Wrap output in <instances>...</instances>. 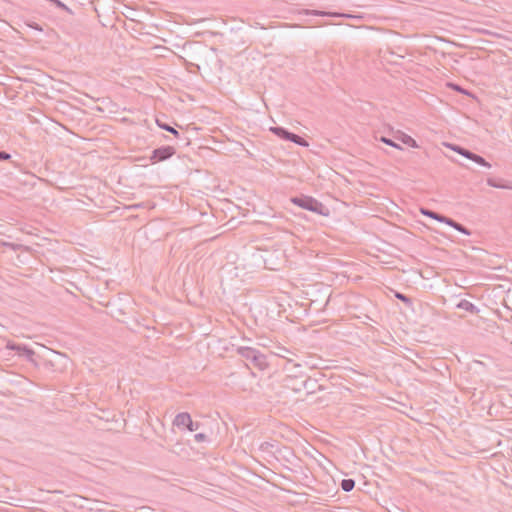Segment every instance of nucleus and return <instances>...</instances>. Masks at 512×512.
<instances>
[{
    "label": "nucleus",
    "mask_w": 512,
    "mask_h": 512,
    "mask_svg": "<svg viewBox=\"0 0 512 512\" xmlns=\"http://www.w3.org/2000/svg\"><path fill=\"white\" fill-rule=\"evenodd\" d=\"M301 368V365L300 364H295L293 363L292 361H289L285 367H284V370L287 372V374H292V375H301L302 372L299 371V369Z\"/></svg>",
    "instance_id": "f8f14e48"
},
{
    "label": "nucleus",
    "mask_w": 512,
    "mask_h": 512,
    "mask_svg": "<svg viewBox=\"0 0 512 512\" xmlns=\"http://www.w3.org/2000/svg\"><path fill=\"white\" fill-rule=\"evenodd\" d=\"M11 155L5 151H0V161L9 160Z\"/></svg>",
    "instance_id": "5701e85b"
},
{
    "label": "nucleus",
    "mask_w": 512,
    "mask_h": 512,
    "mask_svg": "<svg viewBox=\"0 0 512 512\" xmlns=\"http://www.w3.org/2000/svg\"><path fill=\"white\" fill-rule=\"evenodd\" d=\"M270 131L277 135L279 138L291 141L301 147H308L309 143L301 136L294 134L283 127H271Z\"/></svg>",
    "instance_id": "7ed1b4c3"
},
{
    "label": "nucleus",
    "mask_w": 512,
    "mask_h": 512,
    "mask_svg": "<svg viewBox=\"0 0 512 512\" xmlns=\"http://www.w3.org/2000/svg\"><path fill=\"white\" fill-rule=\"evenodd\" d=\"M194 437L197 442H201L206 439V435L204 433H198Z\"/></svg>",
    "instance_id": "a878e982"
},
{
    "label": "nucleus",
    "mask_w": 512,
    "mask_h": 512,
    "mask_svg": "<svg viewBox=\"0 0 512 512\" xmlns=\"http://www.w3.org/2000/svg\"><path fill=\"white\" fill-rule=\"evenodd\" d=\"M440 222L445 223L453 228H455V225L458 223L452 218L446 217L444 215H442Z\"/></svg>",
    "instance_id": "412c9836"
},
{
    "label": "nucleus",
    "mask_w": 512,
    "mask_h": 512,
    "mask_svg": "<svg viewBox=\"0 0 512 512\" xmlns=\"http://www.w3.org/2000/svg\"><path fill=\"white\" fill-rule=\"evenodd\" d=\"M340 485L343 491L350 492L355 487V481L353 479H343Z\"/></svg>",
    "instance_id": "2eb2a0df"
},
{
    "label": "nucleus",
    "mask_w": 512,
    "mask_h": 512,
    "mask_svg": "<svg viewBox=\"0 0 512 512\" xmlns=\"http://www.w3.org/2000/svg\"><path fill=\"white\" fill-rule=\"evenodd\" d=\"M454 229L465 234V235H468V236L471 235L470 230L468 228H466L464 225H462L461 223H457L455 225Z\"/></svg>",
    "instance_id": "4be33fe9"
},
{
    "label": "nucleus",
    "mask_w": 512,
    "mask_h": 512,
    "mask_svg": "<svg viewBox=\"0 0 512 512\" xmlns=\"http://www.w3.org/2000/svg\"><path fill=\"white\" fill-rule=\"evenodd\" d=\"M237 353L245 358L246 360L251 361V363L260 368L263 369L267 366L266 357L264 354H262L259 350L247 347V346H240L237 348Z\"/></svg>",
    "instance_id": "f03ea898"
},
{
    "label": "nucleus",
    "mask_w": 512,
    "mask_h": 512,
    "mask_svg": "<svg viewBox=\"0 0 512 512\" xmlns=\"http://www.w3.org/2000/svg\"><path fill=\"white\" fill-rule=\"evenodd\" d=\"M291 201L295 205L305 210L317 213L319 215H327V208L321 202L311 196L301 195L298 197H293Z\"/></svg>",
    "instance_id": "f257e3e1"
},
{
    "label": "nucleus",
    "mask_w": 512,
    "mask_h": 512,
    "mask_svg": "<svg viewBox=\"0 0 512 512\" xmlns=\"http://www.w3.org/2000/svg\"><path fill=\"white\" fill-rule=\"evenodd\" d=\"M472 161L486 168H491V164L478 154H474Z\"/></svg>",
    "instance_id": "a211bd4d"
},
{
    "label": "nucleus",
    "mask_w": 512,
    "mask_h": 512,
    "mask_svg": "<svg viewBox=\"0 0 512 512\" xmlns=\"http://www.w3.org/2000/svg\"><path fill=\"white\" fill-rule=\"evenodd\" d=\"M175 153H176V150L174 147L162 146V147L156 148L152 151L150 160L153 163L165 161V160L171 158Z\"/></svg>",
    "instance_id": "423d86ee"
},
{
    "label": "nucleus",
    "mask_w": 512,
    "mask_h": 512,
    "mask_svg": "<svg viewBox=\"0 0 512 512\" xmlns=\"http://www.w3.org/2000/svg\"><path fill=\"white\" fill-rule=\"evenodd\" d=\"M35 29H38L39 31H42V28H38L37 25H36Z\"/></svg>",
    "instance_id": "cd10ccee"
},
{
    "label": "nucleus",
    "mask_w": 512,
    "mask_h": 512,
    "mask_svg": "<svg viewBox=\"0 0 512 512\" xmlns=\"http://www.w3.org/2000/svg\"><path fill=\"white\" fill-rule=\"evenodd\" d=\"M301 377H305V376L303 374H301V375L287 374L284 379V386L286 388H288V384L299 385V381H300Z\"/></svg>",
    "instance_id": "ddd939ff"
},
{
    "label": "nucleus",
    "mask_w": 512,
    "mask_h": 512,
    "mask_svg": "<svg viewBox=\"0 0 512 512\" xmlns=\"http://www.w3.org/2000/svg\"><path fill=\"white\" fill-rule=\"evenodd\" d=\"M395 297H396L397 299L401 300L402 302H404V303H405L406 305H408V306H411V305H412V301H411V299H410L408 296H406V295H404V294H402V293L396 292V293H395Z\"/></svg>",
    "instance_id": "aec40b11"
},
{
    "label": "nucleus",
    "mask_w": 512,
    "mask_h": 512,
    "mask_svg": "<svg viewBox=\"0 0 512 512\" xmlns=\"http://www.w3.org/2000/svg\"><path fill=\"white\" fill-rule=\"evenodd\" d=\"M299 15H312V16H322V17H341V18H361L360 16L348 14V13H340V12H328L321 10H310V9H302L296 12Z\"/></svg>",
    "instance_id": "39448f33"
},
{
    "label": "nucleus",
    "mask_w": 512,
    "mask_h": 512,
    "mask_svg": "<svg viewBox=\"0 0 512 512\" xmlns=\"http://www.w3.org/2000/svg\"><path fill=\"white\" fill-rule=\"evenodd\" d=\"M400 140L402 141V143H404L412 148H418L417 142L411 136H409L407 134H402V136L400 137Z\"/></svg>",
    "instance_id": "f3484780"
},
{
    "label": "nucleus",
    "mask_w": 512,
    "mask_h": 512,
    "mask_svg": "<svg viewBox=\"0 0 512 512\" xmlns=\"http://www.w3.org/2000/svg\"><path fill=\"white\" fill-rule=\"evenodd\" d=\"M420 212H421V214H423V215H425V216H428V217H430V218H432V219H435V220H437V221H439V222H440L441 217H442V215H441V214H439V213H437V212H434V211H432V210H429V209H427V208H421V209H420Z\"/></svg>",
    "instance_id": "dca6fc26"
},
{
    "label": "nucleus",
    "mask_w": 512,
    "mask_h": 512,
    "mask_svg": "<svg viewBox=\"0 0 512 512\" xmlns=\"http://www.w3.org/2000/svg\"><path fill=\"white\" fill-rule=\"evenodd\" d=\"M173 425L178 428H187L188 425H192V419L189 413L182 412L176 415Z\"/></svg>",
    "instance_id": "6e6552de"
},
{
    "label": "nucleus",
    "mask_w": 512,
    "mask_h": 512,
    "mask_svg": "<svg viewBox=\"0 0 512 512\" xmlns=\"http://www.w3.org/2000/svg\"><path fill=\"white\" fill-rule=\"evenodd\" d=\"M457 308L459 309H462V310H465L471 314H478L479 313V308H477L472 302L466 300V299H462L457 305H456Z\"/></svg>",
    "instance_id": "1a4fd4ad"
},
{
    "label": "nucleus",
    "mask_w": 512,
    "mask_h": 512,
    "mask_svg": "<svg viewBox=\"0 0 512 512\" xmlns=\"http://www.w3.org/2000/svg\"><path fill=\"white\" fill-rule=\"evenodd\" d=\"M270 447H273V444L269 443V442H264L260 445V449L262 451H268Z\"/></svg>",
    "instance_id": "b1692460"
},
{
    "label": "nucleus",
    "mask_w": 512,
    "mask_h": 512,
    "mask_svg": "<svg viewBox=\"0 0 512 512\" xmlns=\"http://www.w3.org/2000/svg\"><path fill=\"white\" fill-rule=\"evenodd\" d=\"M156 123H157V125H158L161 129L166 130V131H168V132L172 133V134H173V135H175L176 137H178V136H179V132H178L175 128H173L172 126H170L169 124L162 122L160 119H156Z\"/></svg>",
    "instance_id": "4468645a"
},
{
    "label": "nucleus",
    "mask_w": 512,
    "mask_h": 512,
    "mask_svg": "<svg viewBox=\"0 0 512 512\" xmlns=\"http://www.w3.org/2000/svg\"><path fill=\"white\" fill-rule=\"evenodd\" d=\"M198 428H199V423L198 422L194 423L193 421H192V425H188V427H187V429L190 431H196Z\"/></svg>",
    "instance_id": "bb28decb"
},
{
    "label": "nucleus",
    "mask_w": 512,
    "mask_h": 512,
    "mask_svg": "<svg viewBox=\"0 0 512 512\" xmlns=\"http://www.w3.org/2000/svg\"><path fill=\"white\" fill-rule=\"evenodd\" d=\"M6 348L9 350L16 351L19 356H24L28 360H32L34 356V351L27 347L26 345L16 344L13 342H8Z\"/></svg>",
    "instance_id": "0eeeda50"
},
{
    "label": "nucleus",
    "mask_w": 512,
    "mask_h": 512,
    "mask_svg": "<svg viewBox=\"0 0 512 512\" xmlns=\"http://www.w3.org/2000/svg\"><path fill=\"white\" fill-rule=\"evenodd\" d=\"M322 386L317 384L315 379L310 377H301L299 385L288 384V389L294 392L306 391L307 394L315 393L317 390H321Z\"/></svg>",
    "instance_id": "20e7f679"
},
{
    "label": "nucleus",
    "mask_w": 512,
    "mask_h": 512,
    "mask_svg": "<svg viewBox=\"0 0 512 512\" xmlns=\"http://www.w3.org/2000/svg\"><path fill=\"white\" fill-rule=\"evenodd\" d=\"M379 140H380L381 142H383V143H385V144H387V145L391 146V147H394V148H396V149L402 150V147H401L399 144H397L396 142H394V141H393L392 139H390V138H387V137H385V136H382Z\"/></svg>",
    "instance_id": "6ab92c4d"
},
{
    "label": "nucleus",
    "mask_w": 512,
    "mask_h": 512,
    "mask_svg": "<svg viewBox=\"0 0 512 512\" xmlns=\"http://www.w3.org/2000/svg\"><path fill=\"white\" fill-rule=\"evenodd\" d=\"M449 148H451L452 150L456 151L457 153H459L460 155L466 157L467 159H470L472 160L473 156L475 153H473L472 151L468 150V149H465L461 146H458V145H451V144H448L447 145Z\"/></svg>",
    "instance_id": "9b49d317"
},
{
    "label": "nucleus",
    "mask_w": 512,
    "mask_h": 512,
    "mask_svg": "<svg viewBox=\"0 0 512 512\" xmlns=\"http://www.w3.org/2000/svg\"><path fill=\"white\" fill-rule=\"evenodd\" d=\"M487 184L494 188H500V189H512V185L505 182L502 179H496V178H488Z\"/></svg>",
    "instance_id": "9d476101"
},
{
    "label": "nucleus",
    "mask_w": 512,
    "mask_h": 512,
    "mask_svg": "<svg viewBox=\"0 0 512 512\" xmlns=\"http://www.w3.org/2000/svg\"><path fill=\"white\" fill-rule=\"evenodd\" d=\"M449 86H450L452 89H454V90H456V91H458V92H461V93L466 94V91H465L462 87H460L459 85H457V84H449Z\"/></svg>",
    "instance_id": "393cba45"
}]
</instances>
